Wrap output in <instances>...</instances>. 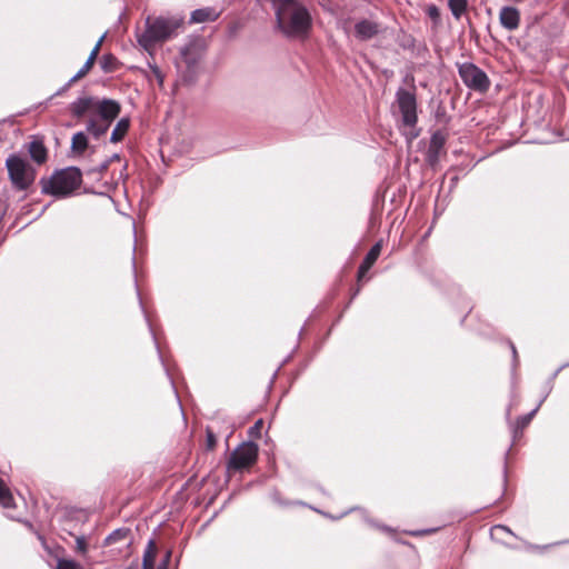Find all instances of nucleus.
I'll use <instances>...</instances> for the list:
<instances>
[{
	"instance_id": "obj_30",
	"label": "nucleus",
	"mask_w": 569,
	"mask_h": 569,
	"mask_svg": "<svg viewBox=\"0 0 569 569\" xmlns=\"http://www.w3.org/2000/svg\"><path fill=\"white\" fill-rule=\"evenodd\" d=\"M262 426H263V421L261 419L256 421V423L250 428V435L254 436V437H259Z\"/></svg>"
},
{
	"instance_id": "obj_24",
	"label": "nucleus",
	"mask_w": 569,
	"mask_h": 569,
	"mask_svg": "<svg viewBox=\"0 0 569 569\" xmlns=\"http://www.w3.org/2000/svg\"><path fill=\"white\" fill-rule=\"evenodd\" d=\"M80 565L70 559H59L57 569H80Z\"/></svg>"
},
{
	"instance_id": "obj_1",
	"label": "nucleus",
	"mask_w": 569,
	"mask_h": 569,
	"mask_svg": "<svg viewBox=\"0 0 569 569\" xmlns=\"http://www.w3.org/2000/svg\"><path fill=\"white\" fill-rule=\"evenodd\" d=\"M182 17H147L144 29L137 32V41L139 46L150 56H153L158 46L176 38L179 29L183 27Z\"/></svg>"
},
{
	"instance_id": "obj_13",
	"label": "nucleus",
	"mask_w": 569,
	"mask_h": 569,
	"mask_svg": "<svg viewBox=\"0 0 569 569\" xmlns=\"http://www.w3.org/2000/svg\"><path fill=\"white\" fill-rule=\"evenodd\" d=\"M381 252V243L378 242L376 243L370 250L369 252L367 253V256L365 257L361 266L359 267V271H358V278L359 280L362 279V277H365V274L369 271V269L373 266V263L377 261L379 254Z\"/></svg>"
},
{
	"instance_id": "obj_27",
	"label": "nucleus",
	"mask_w": 569,
	"mask_h": 569,
	"mask_svg": "<svg viewBox=\"0 0 569 569\" xmlns=\"http://www.w3.org/2000/svg\"><path fill=\"white\" fill-rule=\"evenodd\" d=\"M149 68H150L151 72H152L153 77L158 81V83L160 86H162V83H163V74H162L161 70L156 64H151V63H149Z\"/></svg>"
},
{
	"instance_id": "obj_28",
	"label": "nucleus",
	"mask_w": 569,
	"mask_h": 569,
	"mask_svg": "<svg viewBox=\"0 0 569 569\" xmlns=\"http://www.w3.org/2000/svg\"><path fill=\"white\" fill-rule=\"evenodd\" d=\"M103 39H104V34L98 40V42L96 43V46L93 47V49L91 50L90 54H89V59L96 61L97 57H98V53L100 51V48H101V44L103 42Z\"/></svg>"
},
{
	"instance_id": "obj_23",
	"label": "nucleus",
	"mask_w": 569,
	"mask_h": 569,
	"mask_svg": "<svg viewBox=\"0 0 569 569\" xmlns=\"http://www.w3.org/2000/svg\"><path fill=\"white\" fill-rule=\"evenodd\" d=\"M128 537V530L127 529H118L114 530L111 535L107 538V543H112L117 540L127 539Z\"/></svg>"
},
{
	"instance_id": "obj_20",
	"label": "nucleus",
	"mask_w": 569,
	"mask_h": 569,
	"mask_svg": "<svg viewBox=\"0 0 569 569\" xmlns=\"http://www.w3.org/2000/svg\"><path fill=\"white\" fill-rule=\"evenodd\" d=\"M543 399H541L538 403V406L529 413L520 417L517 419V423H516V429H515V433H517L518 431H521L522 429H525L531 421V419L533 418V416L537 413V411L539 410L541 403H542Z\"/></svg>"
},
{
	"instance_id": "obj_6",
	"label": "nucleus",
	"mask_w": 569,
	"mask_h": 569,
	"mask_svg": "<svg viewBox=\"0 0 569 569\" xmlns=\"http://www.w3.org/2000/svg\"><path fill=\"white\" fill-rule=\"evenodd\" d=\"M119 112L120 106L116 101L113 103H107L99 113L89 119L87 131L94 138H100L108 131L111 122L117 118Z\"/></svg>"
},
{
	"instance_id": "obj_29",
	"label": "nucleus",
	"mask_w": 569,
	"mask_h": 569,
	"mask_svg": "<svg viewBox=\"0 0 569 569\" xmlns=\"http://www.w3.org/2000/svg\"><path fill=\"white\" fill-rule=\"evenodd\" d=\"M103 39H104V34L98 40V42L96 43V46L93 47V49L91 50L90 54H89V59L96 61L97 57H98V53L100 51V48H101V44L103 42Z\"/></svg>"
},
{
	"instance_id": "obj_32",
	"label": "nucleus",
	"mask_w": 569,
	"mask_h": 569,
	"mask_svg": "<svg viewBox=\"0 0 569 569\" xmlns=\"http://www.w3.org/2000/svg\"><path fill=\"white\" fill-rule=\"evenodd\" d=\"M207 442H208V449H213L214 445H216V437L214 435L208 430L207 432Z\"/></svg>"
},
{
	"instance_id": "obj_9",
	"label": "nucleus",
	"mask_w": 569,
	"mask_h": 569,
	"mask_svg": "<svg viewBox=\"0 0 569 569\" xmlns=\"http://www.w3.org/2000/svg\"><path fill=\"white\" fill-rule=\"evenodd\" d=\"M113 100H97L92 97L83 96L73 101L70 110L73 116L80 118L88 116L89 119L99 113L107 103H113Z\"/></svg>"
},
{
	"instance_id": "obj_35",
	"label": "nucleus",
	"mask_w": 569,
	"mask_h": 569,
	"mask_svg": "<svg viewBox=\"0 0 569 569\" xmlns=\"http://www.w3.org/2000/svg\"><path fill=\"white\" fill-rule=\"evenodd\" d=\"M511 349H512L513 357L516 358L517 357V351H516V348H515L513 345H511Z\"/></svg>"
},
{
	"instance_id": "obj_22",
	"label": "nucleus",
	"mask_w": 569,
	"mask_h": 569,
	"mask_svg": "<svg viewBox=\"0 0 569 569\" xmlns=\"http://www.w3.org/2000/svg\"><path fill=\"white\" fill-rule=\"evenodd\" d=\"M93 63L94 61L88 58L82 68L69 80L67 86H70L71 83L84 77L90 71Z\"/></svg>"
},
{
	"instance_id": "obj_25",
	"label": "nucleus",
	"mask_w": 569,
	"mask_h": 569,
	"mask_svg": "<svg viewBox=\"0 0 569 569\" xmlns=\"http://www.w3.org/2000/svg\"><path fill=\"white\" fill-rule=\"evenodd\" d=\"M116 61V59L110 56V54H106L101 58V68L104 70V71H111L112 70V67L111 64Z\"/></svg>"
},
{
	"instance_id": "obj_7",
	"label": "nucleus",
	"mask_w": 569,
	"mask_h": 569,
	"mask_svg": "<svg viewBox=\"0 0 569 569\" xmlns=\"http://www.w3.org/2000/svg\"><path fill=\"white\" fill-rule=\"evenodd\" d=\"M459 76L463 83L476 91L486 92L490 87V80L485 71L473 63H462L459 66Z\"/></svg>"
},
{
	"instance_id": "obj_14",
	"label": "nucleus",
	"mask_w": 569,
	"mask_h": 569,
	"mask_svg": "<svg viewBox=\"0 0 569 569\" xmlns=\"http://www.w3.org/2000/svg\"><path fill=\"white\" fill-rule=\"evenodd\" d=\"M29 153L33 161L41 164L47 160V149L40 140H32L29 143Z\"/></svg>"
},
{
	"instance_id": "obj_34",
	"label": "nucleus",
	"mask_w": 569,
	"mask_h": 569,
	"mask_svg": "<svg viewBox=\"0 0 569 569\" xmlns=\"http://www.w3.org/2000/svg\"><path fill=\"white\" fill-rule=\"evenodd\" d=\"M432 531L433 530L416 531V532H412V535H421V533L432 532Z\"/></svg>"
},
{
	"instance_id": "obj_2",
	"label": "nucleus",
	"mask_w": 569,
	"mask_h": 569,
	"mask_svg": "<svg viewBox=\"0 0 569 569\" xmlns=\"http://www.w3.org/2000/svg\"><path fill=\"white\" fill-rule=\"evenodd\" d=\"M276 10L277 26L287 36L305 34L311 26L308 10L295 0H270Z\"/></svg>"
},
{
	"instance_id": "obj_26",
	"label": "nucleus",
	"mask_w": 569,
	"mask_h": 569,
	"mask_svg": "<svg viewBox=\"0 0 569 569\" xmlns=\"http://www.w3.org/2000/svg\"><path fill=\"white\" fill-rule=\"evenodd\" d=\"M76 550L81 555H84L87 552V540L84 537H77Z\"/></svg>"
},
{
	"instance_id": "obj_12",
	"label": "nucleus",
	"mask_w": 569,
	"mask_h": 569,
	"mask_svg": "<svg viewBox=\"0 0 569 569\" xmlns=\"http://www.w3.org/2000/svg\"><path fill=\"white\" fill-rule=\"evenodd\" d=\"M379 30L380 29L378 23L371 20H361L355 26V34L361 41L373 38L379 32Z\"/></svg>"
},
{
	"instance_id": "obj_33",
	"label": "nucleus",
	"mask_w": 569,
	"mask_h": 569,
	"mask_svg": "<svg viewBox=\"0 0 569 569\" xmlns=\"http://www.w3.org/2000/svg\"><path fill=\"white\" fill-rule=\"evenodd\" d=\"M429 14L430 16L437 14V9L435 7L430 8Z\"/></svg>"
},
{
	"instance_id": "obj_19",
	"label": "nucleus",
	"mask_w": 569,
	"mask_h": 569,
	"mask_svg": "<svg viewBox=\"0 0 569 569\" xmlns=\"http://www.w3.org/2000/svg\"><path fill=\"white\" fill-rule=\"evenodd\" d=\"M0 505L3 508H11L13 506V497L4 483V481L0 478Z\"/></svg>"
},
{
	"instance_id": "obj_3",
	"label": "nucleus",
	"mask_w": 569,
	"mask_h": 569,
	"mask_svg": "<svg viewBox=\"0 0 569 569\" xmlns=\"http://www.w3.org/2000/svg\"><path fill=\"white\" fill-rule=\"evenodd\" d=\"M81 171L70 167L56 172L42 186V191L56 197H68L73 193L81 184Z\"/></svg>"
},
{
	"instance_id": "obj_8",
	"label": "nucleus",
	"mask_w": 569,
	"mask_h": 569,
	"mask_svg": "<svg viewBox=\"0 0 569 569\" xmlns=\"http://www.w3.org/2000/svg\"><path fill=\"white\" fill-rule=\"evenodd\" d=\"M258 446L253 442H243L237 447L228 461L229 470H242L252 466L258 457Z\"/></svg>"
},
{
	"instance_id": "obj_31",
	"label": "nucleus",
	"mask_w": 569,
	"mask_h": 569,
	"mask_svg": "<svg viewBox=\"0 0 569 569\" xmlns=\"http://www.w3.org/2000/svg\"><path fill=\"white\" fill-rule=\"evenodd\" d=\"M500 531H505V532H507V533L512 535L511 530H510L508 527L502 526V525L495 526V527L491 529V535H492V536H493V535H497V533H498V532H500Z\"/></svg>"
},
{
	"instance_id": "obj_17",
	"label": "nucleus",
	"mask_w": 569,
	"mask_h": 569,
	"mask_svg": "<svg viewBox=\"0 0 569 569\" xmlns=\"http://www.w3.org/2000/svg\"><path fill=\"white\" fill-rule=\"evenodd\" d=\"M157 548L153 540H149L143 553L142 569H153Z\"/></svg>"
},
{
	"instance_id": "obj_15",
	"label": "nucleus",
	"mask_w": 569,
	"mask_h": 569,
	"mask_svg": "<svg viewBox=\"0 0 569 569\" xmlns=\"http://www.w3.org/2000/svg\"><path fill=\"white\" fill-rule=\"evenodd\" d=\"M217 13L213 9L210 8H203V9H197L192 11L190 17V22L192 23H201L206 21H213L217 19Z\"/></svg>"
},
{
	"instance_id": "obj_16",
	"label": "nucleus",
	"mask_w": 569,
	"mask_h": 569,
	"mask_svg": "<svg viewBox=\"0 0 569 569\" xmlns=\"http://www.w3.org/2000/svg\"><path fill=\"white\" fill-rule=\"evenodd\" d=\"M130 127V120L128 118L120 119L111 132V142H119L127 134Z\"/></svg>"
},
{
	"instance_id": "obj_18",
	"label": "nucleus",
	"mask_w": 569,
	"mask_h": 569,
	"mask_svg": "<svg viewBox=\"0 0 569 569\" xmlns=\"http://www.w3.org/2000/svg\"><path fill=\"white\" fill-rule=\"evenodd\" d=\"M88 147V139L83 132H77L71 140V149L76 153H82Z\"/></svg>"
},
{
	"instance_id": "obj_4",
	"label": "nucleus",
	"mask_w": 569,
	"mask_h": 569,
	"mask_svg": "<svg viewBox=\"0 0 569 569\" xmlns=\"http://www.w3.org/2000/svg\"><path fill=\"white\" fill-rule=\"evenodd\" d=\"M202 59V49L197 41H190L180 49L176 67L186 82H193L198 74L199 62Z\"/></svg>"
},
{
	"instance_id": "obj_5",
	"label": "nucleus",
	"mask_w": 569,
	"mask_h": 569,
	"mask_svg": "<svg viewBox=\"0 0 569 569\" xmlns=\"http://www.w3.org/2000/svg\"><path fill=\"white\" fill-rule=\"evenodd\" d=\"M6 167L13 187L18 190L28 189L34 181L36 172L32 166L18 154H10Z\"/></svg>"
},
{
	"instance_id": "obj_11",
	"label": "nucleus",
	"mask_w": 569,
	"mask_h": 569,
	"mask_svg": "<svg viewBox=\"0 0 569 569\" xmlns=\"http://www.w3.org/2000/svg\"><path fill=\"white\" fill-rule=\"evenodd\" d=\"M499 20L507 30H516L520 23V13L515 7H503L499 13Z\"/></svg>"
},
{
	"instance_id": "obj_10",
	"label": "nucleus",
	"mask_w": 569,
	"mask_h": 569,
	"mask_svg": "<svg viewBox=\"0 0 569 569\" xmlns=\"http://www.w3.org/2000/svg\"><path fill=\"white\" fill-rule=\"evenodd\" d=\"M397 102L399 104L403 124L413 127L417 123V103L415 94L400 89L397 92Z\"/></svg>"
},
{
	"instance_id": "obj_21",
	"label": "nucleus",
	"mask_w": 569,
	"mask_h": 569,
	"mask_svg": "<svg viewBox=\"0 0 569 569\" xmlns=\"http://www.w3.org/2000/svg\"><path fill=\"white\" fill-rule=\"evenodd\" d=\"M467 0H449L448 1V6L451 10V13L457 18L459 19L462 13L466 11L467 9Z\"/></svg>"
}]
</instances>
